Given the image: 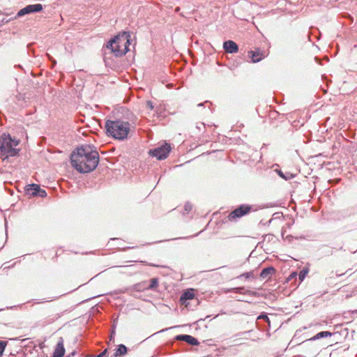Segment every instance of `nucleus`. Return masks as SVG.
Listing matches in <instances>:
<instances>
[{"mask_svg": "<svg viewBox=\"0 0 357 357\" xmlns=\"http://www.w3.org/2000/svg\"><path fill=\"white\" fill-rule=\"evenodd\" d=\"M71 165L80 173L93 171L99 163V153L95 147L84 145L77 148L70 155Z\"/></svg>", "mask_w": 357, "mask_h": 357, "instance_id": "1", "label": "nucleus"}, {"mask_svg": "<svg viewBox=\"0 0 357 357\" xmlns=\"http://www.w3.org/2000/svg\"><path fill=\"white\" fill-rule=\"evenodd\" d=\"M131 36L129 32H122L113 38L107 44V48L110 49L115 56H122L129 51Z\"/></svg>", "mask_w": 357, "mask_h": 357, "instance_id": "2", "label": "nucleus"}, {"mask_svg": "<svg viewBox=\"0 0 357 357\" xmlns=\"http://www.w3.org/2000/svg\"><path fill=\"white\" fill-rule=\"evenodd\" d=\"M105 127L108 136L119 140H124L128 137L130 124L128 121L121 119L107 120Z\"/></svg>", "mask_w": 357, "mask_h": 357, "instance_id": "3", "label": "nucleus"}, {"mask_svg": "<svg viewBox=\"0 0 357 357\" xmlns=\"http://www.w3.org/2000/svg\"><path fill=\"white\" fill-rule=\"evenodd\" d=\"M19 144V140L13 139L9 134L3 133L0 136V151L3 158V161L8 159L10 156L17 155L20 149L15 148Z\"/></svg>", "mask_w": 357, "mask_h": 357, "instance_id": "4", "label": "nucleus"}, {"mask_svg": "<svg viewBox=\"0 0 357 357\" xmlns=\"http://www.w3.org/2000/svg\"><path fill=\"white\" fill-rule=\"evenodd\" d=\"M172 148L169 144L165 143L164 144L155 148L153 149H151L149 151V154L152 157L156 158L158 160H163L165 159L171 151Z\"/></svg>", "mask_w": 357, "mask_h": 357, "instance_id": "5", "label": "nucleus"}, {"mask_svg": "<svg viewBox=\"0 0 357 357\" xmlns=\"http://www.w3.org/2000/svg\"><path fill=\"white\" fill-rule=\"evenodd\" d=\"M251 210V206L248 204H241L229 214L228 220L229 221L235 220L236 218H241L242 216L248 214Z\"/></svg>", "mask_w": 357, "mask_h": 357, "instance_id": "6", "label": "nucleus"}, {"mask_svg": "<svg viewBox=\"0 0 357 357\" xmlns=\"http://www.w3.org/2000/svg\"><path fill=\"white\" fill-rule=\"evenodd\" d=\"M312 341H309V340L303 342V350L304 353L307 356V357H315L320 352V347L317 344L312 342Z\"/></svg>", "mask_w": 357, "mask_h": 357, "instance_id": "7", "label": "nucleus"}, {"mask_svg": "<svg viewBox=\"0 0 357 357\" xmlns=\"http://www.w3.org/2000/svg\"><path fill=\"white\" fill-rule=\"evenodd\" d=\"M43 9V6L40 3L28 5L24 8H22L21 10H20L17 13L16 17H20L27 14L39 13L42 11Z\"/></svg>", "mask_w": 357, "mask_h": 357, "instance_id": "8", "label": "nucleus"}, {"mask_svg": "<svg viewBox=\"0 0 357 357\" xmlns=\"http://www.w3.org/2000/svg\"><path fill=\"white\" fill-rule=\"evenodd\" d=\"M176 340L183 341L192 346H197L199 344L198 340L190 335L181 334L178 335L174 338Z\"/></svg>", "mask_w": 357, "mask_h": 357, "instance_id": "9", "label": "nucleus"}, {"mask_svg": "<svg viewBox=\"0 0 357 357\" xmlns=\"http://www.w3.org/2000/svg\"><path fill=\"white\" fill-rule=\"evenodd\" d=\"M223 49L225 51L229 54L236 53L238 51V45L233 40H229L225 41L223 43Z\"/></svg>", "mask_w": 357, "mask_h": 357, "instance_id": "10", "label": "nucleus"}, {"mask_svg": "<svg viewBox=\"0 0 357 357\" xmlns=\"http://www.w3.org/2000/svg\"><path fill=\"white\" fill-rule=\"evenodd\" d=\"M65 354V348L63 346V339L60 337L56 344L55 350L53 354V357H63Z\"/></svg>", "mask_w": 357, "mask_h": 357, "instance_id": "11", "label": "nucleus"}, {"mask_svg": "<svg viewBox=\"0 0 357 357\" xmlns=\"http://www.w3.org/2000/svg\"><path fill=\"white\" fill-rule=\"evenodd\" d=\"M249 53L250 54V57L253 63L259 62L266 56V55L259 49L256 50L255 51H250Z\"/></svg>", "mask_w": 357, "mask_h": 357, "instance_id": "12", "label": "nucleus"}, {"mask_svg": "<svg viewBox=\"0 0 357 357\" xmlns=\"http://www.w3.org/2000/svg\"><path fill=\"white\" fill-rule=\"evenodd\" d=\"M40 186L37 184H29L25 187V192L26 195L36 197L37 195V190H39Z\"/></svg>", "mask_w": 357, "mask_h": 357, "instance_id": "13", "label": "nucleus"}, {"mask_svg": "<svg viewBox=\"0 0 357 357\" xmlns=\"http://www.w3.org/2000/svg\"><path fill=\"white\" fill-rule=\"evenodd\" d=\"M231 291L236 294H246V295H249V296H256L257 295L256 291H253L251 290H245L244 287H235V288H233Z\"/></svg>", "mask_w": 357, "mask_h": 357, "instance_id": "14", "label": "nucleus"}, {"mask_svg": "<svg viewBox=\"0 0 357 357\" xmlns=\"http://www.w3.org/2000/svg\"><path fill=\"white\" fill-rule=\"evenodd\" d=\"M275 270L273 267L269 266L262 269L260 277L263 279L269 278L274 273Z\"/></svg>", "mask_w": 357, "mask_h": 357, "instance_id": "15", "label": "nucleus"}, {"mask_svg": "<svg viewBox=\"0 0 357 357\" xmlns=\"http://www.w3.org/2000/svg\"><path fill=\"white\" fill-rule=\"evenodd\" d=\"M128 352V349L124 344H119L114 354V357H121L125 356Z\"/></svg>", "mask_w": 357, "mask_h": 357, "instance_id": "16", "label": "nucleus"}, {"mask_svg": "<svg viewBox=\"0 0 357 357\" xmlns=\"http://www.w3.org/2000/svg\"><path fill=\"white\" fill-rule=\"evenodd\" d=\"M195 294L193 289H188L185 291L181 296V301L185 302L188 300H191L194 298Z\"/></svg>", "mask_w": 357, "mask_h": 357, "instance_id": "17", "label": "nucleus"}, {"mask_svg": "<svg viewBox=\"0 0 357 357\" xmlns=\"http://www.w3.org/2000/svg\"><path fill=\"white\" fill-rule=\"evenodd\" d=\"M333 333L329 331H321L316 334L314 336L309 339V341H314L323 337L332 336Z\"/></svg>", "mask_w": 357, "mask_h": 357, "instance_id": "18", "label": "nucleus"}, {"mask_svg": "<svg viewBox=\"0 0 357 357\" xmlns=\"http://www.w3.org/2000/svg\"><path fill=\"white\" fill-rule=\"evenodd\" d=\"M275 172L283 179L288 181L294 178V175L289 172L284 174L280 169H275Z\"/></svg>", "mask_w": 357, "mask_h": 357, "instance_id": "19", "label": "nucleus"}, {"mask_svg": "<svg viewBox=\"0 0 357 357\" xmlns=\"http://www.w3.org/2000/svg\"><path fill=\"white\" fill-rule=\"evenodd\" d=\"M158 286V279L156 278H151L149 282V284L147 287H144V289L149 290L155 289Z\"/></svg>", "mask_w": 357, "mask_h": 357, "instance_id": "20", "label": "nucleus"}, {"mask_svg": "<svg viewBox=\"0 0 357 357\" xmlns=\"http://www.w3.org/2000/svg\"><path fill=\"white\" fill-rule=\"evenodd\" d=\"M308 273V270L307 269H303L302 271H300L299 274H298V278L301 281H303L306 275Z\"/></svg>", "mask_w": 357, "mask_h": 357, "instance_id": "21", "label": "nucleus"}, {"mask_svg": "<svg viewBox=\"0 0 357 357\" xmlns=\"http://www.w3.org/2000/svg\"><path fill=\"white\" fill-rule=\"evenodd\" d=\"M36 196L40 197H45L47 196V192L45 190L40 188L39 190H37V195Z\"/></svg>", "mask_w": 357, "mask_h": 357, "instance_id": "22", "label": "nucleus"}, {"mask_svg": "<svg viewBox=\"0 0 357 357\" xmlns=\"http://www.w3.org/2000/svg\"><path fill=\"white\" fill-rule=\"evenodd\" d=\"M7 345V342L5 341H0V356L3 355L5 348Z\"/></svg>", "mask_w": 357, "mask_h": 357, "instance_id": "23", "label": "nucleus"}, {"mask_svg": "<svg viewBox=\"0 0 357 357\" xmlns=\"http://www.w3.org/2000/svg\"><path fill=\"white\" fill-rule=\"evenodd\" d=\"M238 278H245L248 279L250 278H254V275L252 272H248L240 275Z\"/></svg>", "mask_w": 357, "mask_h": 357, "instance_id": "24", "label": "nucleus"}, {"mask_svg": "<svg viewBox=\"0 0 357 357\" xmlns=\"http://www.w3.org/2000/svg\"><path fill=\"white\" fill-rule=\"evenodd\" d=\"M192 206L191 204L190 203H186L184 206V211L186 212V213H188L189 211H190L192 210Z\"/></svg>", "mask_w": 357, "mask_h": 357, "instance_id": "25", "label": "nucleus"}, {"mask_svg": "<svg viewBox=\"0 0 357 357\" xmlns=\"http://www.w3.org/2000/svg\"><path fill=\"white\" fill-rule=\"evenodd\" d=\"M107 349H105L103 351H102L100 354L98 355H94V357H107Z\"/></svg>", "mask_w": 357, "mask_h": 357, "instance_id": "26", "label": "nucleus"}, {"mask_svg": "<svg viewBox=\"0 0 357 357\" xmlns=\"http://www.w3.org/2000/svg\"><path fill=\"white\" fill-rule=\"evenodd\" d=\"M258 319H264L266 322H269V319L268 316L265 314H260L258 318Z\"/></svg>", "mask_w": 357, "mask_h": 357, "instance_id": "27", "label": "nucleus"}, {"mask_svg": "<svg viewBox=\"0 0 357 357\" xmlns=\"http://www.w3.org/2000/svg\"><path fill=\"white\" fill-rule=\"evenodd\" d=\"M146 105L147 107L150 108L151 109H153L154 106H153V102L151 100L146 101Z\"/></svg>", "mask_w": 357, "mask_h": 357, "instance_id": "28", "label": "nucleus"}, {"mask_svg": "<svg viewBox=\"0 0 357 357\" xmlns=\"http://www.w3.org/2000/svg\"><path fill=\"white\" fill-rule=\"evenodd\" d=\"M115 331L114 330L112 331L111 335H110V340H113L114 338Z\"/></svg>", "mask_w": 357, "mask_h": 357, "instance_id": "29", "label": "nucleus"}, {"mask_svg": "<svg viewBox=\"0 0 357 357\" xmlns=\"http://www.w3.org/2000/svg\"><path fill=\"white\" fill-rule=\"evenodd\" d=\"M204 104H211V102H208V101H206V102H204V103H199V104L198 105V106H199V107H201V106H203Z\"/></svg>", "mask_w": 357, "mask_h": 357, "instance_id": "30", "label": "nucleus"}, {"mask_svg": "<svg viewBox=\"0 0 357 357\" xmlns=\"http://www.w3.org/2000/svg\"><path fill=\"white\" fill-rule=\"evenodd\" d=\"M50 59H51V61L52 62V66H54L56 63V61L55 60H54L52 58L50 57Z\"/></svg>", "mask_w": 357, "mask_h": 357, "instance_id": "31", "label": "nucleus"}, {"mask_svg": "<svg viewBox=\"0 0 357 357\" xmlns=\"http://www.w3.org/2000/svg\"><path fill=\"white\" fill-rule=\"evenodd\" d=\"M159 112H162V107H160L159 108H158V107L156 108V112H158V113Z\"/></svg>", "mask_w": 357, "mask_h": 357, "instance_id": "32", "label": "nucleus"}, {"mask_svg": "<svg viewBox=\"0 0 357 357\" xmlns=\"http://www.w3.org/2000/svg\"><path fill=\"white\" fill-rule=\"evenodd\" d=\"M115 328H116V322L114 321V324L112 325V330H114L115 331Z\"/></svg>", "mask_w": 357, "mask_h": 357, "instance_id": "33", "label": "nucleus"}, {"mask_svg": "<svg viewBox=\"0 0 357 357\" xmlns=\"http://www.w3.org/2000/svg\"><path fill=\"white\" fill-rule=\"evenodd\" d=\"M201 232H202V231H200V233H201ZM199 233H197V234H196L195 235H194V236H197L199 235ZM190 237H193V236H191Z\"/></svg>", "mask_w": 357, "mask_h": 357, "instance_id": "34", "label": "nucleus"}]
</instances>
